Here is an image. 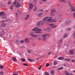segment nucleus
I'll return each instance as SVG.
<instances>
[{
  "label": "nucleus",
  "instance_id": "1",
  "mask_svg": "<svg viewBox=\"0 0 75 75\" xmlns=\"http://www.w3.org/2000/svg\"><path fill=\"white\" fill-rule=\"evenodd\" d=\"M22 0H15L13 4V5L15 7H16L17 8L20 7L21 6V5L19 3Z\"/></svg>",
  "mask_w": 75,
  "mask_h": 75
},
{
  "label": "nucleus",
  "instance_id": "2",
  "mask_svg": "<svg viewBox=\"0 0 75 75\" xmlns=\"http://www.w3.org/2000/svg\"><path fill=\"white\" fill-rule=\"evenodd\" d=\"M33 31H36V33H40L41 32V29L38 27H36L33 29Z\"/></svg>",
  "mask_w": 75,
  "mask_h": 75
},
{
  "label": "nucleus",
  "instance_id": "3",
  "mask_svg": "<svg viewBox=\"0 0 75 75\" xmlns=\"http://www.w3.org/2000/svg\"><path fill=\"white\" fill-rule=\"evenodd\" d=\"M56 18L58 19V18H59V21H62V16L61 15H59L57 17H56Z\"/></svg>",
  "mask_w": 75,
  "mask_h": 75
},
{
  "label": "nucleus",
  "instance_id": "4",
  "mask_svg": "<svg viewBox=\"0 0 75 75\" xmlns=\"http://www.w3.org/2000/svg\"><path fill=\"white\" fill-rule=\"evenodd\" d=\"M28 4L30 6L29 8V11H30V10H32L33 8V4L30 3H29Z\"/></svg>",
  "mask_w": 75,
  "mask_h": 75
},
{
  "label": "nucleus",
  "instance_id": "5",
  "mask_svg": "<svg viewBox=\"0 0 75 75\" xmlns=\"http://www.w3.org/2000/svg\"><path fill=\"white\" fill-rule=\"evenodd\" d=\"M74 50H75L74 49L71 50L69 51V54L71 55H74Z\"/></svg>",
  "mask_w": 75,
  "mask_h": 75
},
{
  "label": "nucleus",
  "instance_id": "6",
  "mask_svg": "<svg viewBox=\"0 0 75 75\" xmlns=\"http://www.w3.org/2000/svg\"><path fill=\"white\" fill-rule=\"evenodd\" d=\"M30 36H31V37H33V38H35V37H37L38 36V35H34V34L33 32H31L30 33Z\"/></svg>",
  "mask_w": 75,
  "mask_h": 75
},
{
  "label": "nucleus",
  "instance_id": "7",
  "mask_svg": "<svg viewBox=\"0 0 75 75\" xmlns=\"http://www.w3.org/2000/svg\"><path fill=\"white\" fill-rule=\"evenodd\" d=\"M42 21H39L37 23V25L38 26H40V25L42 24H44V23L43 22H42Z\"/></svg>",
  "mask_w": 75,
  "mask_h": 75
},
{
  "label": "nucleus",
  "instance_id": "8",
  "mask_svg": "<svg viewBox=\"0 0 75 75\" xmlns=\"http://www.w3.org/2000/svg\"><path fill=\"white\" fill-rule=\"evenodd\" d=\"M49 18V17H46L45 18H43L42 20V21L43 23H44V22L46 21H47V20H48V19Z\"/></svg>",
  "mask_w": 75,
  "mask_h": 75
},
{
  "label": "nucleus",
  "instance_id": "9",
  "mask_svg": "<svg viewBox=\"0 0 75 75\" xmlns=\"http://www.w3.org/2000/svg\"><path fill=\"white\" fill-rule=\"evenodd\" d=\"M56 12V9L55 8H53L51 11L50 13L51 14H53L55 13Z\"/></svg>",
  "mask_w": 75,
  "mask_h": 75
},
{
  "label": "nucleus",
  "instance_id": "10",
  "mask_svg": "<svg viewBox=\"0 0 75 75\" xmlns=\"http://www.w3.org/2000/svg\"><path fill=\"white\" fill-rule=\"evenodd\" d=\"M50 26H51V28H52L57 27V25H54V24L53 23L50 24Z\"/></svg>",
  "mask_w": 75,
  "mask_h": 75
},
{
  "label": "nucleus",
  "instance_id": "11",
  "mask_svg": "<svg viewBox=\"0 0 75 75\" xmlns=\"http://www.w3.org/2000/svg\"><path fill=\"white\" fill-rule=\"evenodd\" d=\"M50 37V35L49 34H45L41 36L42 37Z\"/></svg>",
  "mask_w": 75,
  "mask_h": 75
},
{
  "label": "nucleus",
  "instance_id": "12",
  "mask_svg": "<svg viewBox=\"0 0 75 75\" xmlns=\"http://www.w3.org/2000/svg\"><path fill=\"white\" fill-rule=\"evenodd\" d=\"M70 22H71V21H70V20L68 19H67L65 21V24L66 25H67V24H69V23H70Z\"/></svg>",
  "mask_w": 75,
  "mask_h": 75
},
{
  "label": "nucleus",
  "instance_id": "13",
  "mask_svg": "<svg viewBox=\"0 0 75 75\" xmlns=\"http://www.w3.org/2000/svg\"><path fill=\"white\" fill-rule=\"evenodd\" d=\"M45 30H46V31H47L49 32H50V31H51L52 29H51V28H45Z\"/></svg>",
  "mask_w": 75,
  "mask_h": 75
},
{
  "label": "nucleus",
  "instance_id": "14",
  "mask_svg": "<svg viewBox=\"0 0 75 75\" xmlns=\"http://www.w3.org/2000/svg\"><path fill=\"white\" fill-rule=\"evenodd\" d=\"M0 16H4V12H0Z\"/></svg>",
  "mask_w": 75,
  "mask_h": 75
},
{
  "label": "nucleus",
  "instance_id": "15",
  "mask_svg": "<svg viewBox=\"0 0 75 75\" xmlns=\"http://www.w3.org/2000/svg\"><path fill=\"white\" fill-rule=\"evenodd\" d=\"M38 17H42L43 16V14L42 13H39L38 14Z\"/></svg>",
  "mask_w": 75,
  "mask_h": 75
},
{
  "label": "nucleus",
  "instance_id": "16",
  "mask_svg": "<svg viewBox=\"0 0 75 75\" xmlns=\"http://www.w3.org/2000/svg\"><path fill=\"white\" fill-rule=\"evenodd\" d=\"M25 41L26 42H29L30 40L28 38H26L25 39Z\"/></svg>",
  "mask_w": 75,
  "mask_h": 75
},
{
  "label": "nucleus",
  "instance_id": "17",
  "mask_svg": "<svg viewBox=\"0 0 75 75\" xmlns=\"http://www.w3.org/2000/svg\"><path fill=\"white\" fill-rule=\"evenodd\" d=\"M57 59L59 60H64V57H60Z\"/></svg>",
  "mask_w": 75,
  "mask_h": 75
},
{
  "label": "nucleus",
  "instance_id": "18",
  "mask_svg": "<svg viewBox=\"0 0 75 75\" xmlns=\"http://www.w3.org/2000/svg\"><path fill=\"white\" fill-rule=\"evenodd\" d=\"M68 36V35L67 33H66L64 34L63 36V38H66L67 36Z\"/></svg>",
  "mask_w": 75,
  "mask_h": 75
},
{
  "label": "nucleus",
  "instance_id": "19",
  "mask_svg": "<svg viewBox=\"0 0 75 75\" xmlns=\"http://www.w3.org/2000/svg\"><path fill=\"white\" fill-rule=\"evenodd\" d=\"M12 60L13 61H17L16 58L14 57H12Z\"/></svg>",
  "mask_w": 75,
  "mask_h": 75
},
{
  "label": "nucleus",
  "instance_id": "20",
  "mask_svg": "<svg viewBox=\"0 0 75 75\" xmlns=\"http://www.w3.org/2000/svg\"><path fill=\"white\" fill-rule=\"evenodd\" d=\"M29 18V15H27L26 17L24 18V19L25 20H27Z\"/></svg>",
  "mask_w": 75,
  "mask_h": 75
},
{
  "label": "nucleus",
  "instance_id": "21",
  "mask_svg": "<svg viewBox=\"0 0 75 75\" xmlns=\"http://www.w3.org/2000/svg\"><path fill=\"white\" fill-rule=\"evenodd\" d=\"M50 73L51 75H54V71L53 70H51L50 71Z\"/></svg>",
  "mask_w": 75,
  "mask_h": 75
},
{
  "label": "nucleus",
  "instance_id": "22",
  "mask_svg": "<svg viewBox=\"0 0 75 75\" xmlns=\"http://www.w3.org/2000/svg\"><path fill=\"white\" fill-rule=\"evenodd\" d=\"M70 10L71 11H75V9H74V7H72L71 8Z\"/></svg>",
  "mask_w": 75,
  "mask_h": 75
},
{
  "label": "nucleus",
  "instance_id": "23",
  "mask_svg": "<svg viewBox=\"0 0 75 75\" xmlns=\"http://www.w3.org/2000/svg\"><path fill=\"white\" fill-rule=\"evenodd\" d=\"M6 23H3L2 25V27H6Z\"/></svg>",
  "mask_w": 75,
  "mask_h": 75
},
{
  "label": "nucleus",
  "instance_id": "24",
  "mask_svg": "<svg viewBox=\"0 0 75 75\" xmlns=\"http://www.w3.org/2000/svg\"><path fill=\"white\" fill-rule=\"evenodd\" d=\"M65 73L66 75H70V74H69V73L67 71H65Z\"/></svg>",
  "mask_w": 75,
  "mask_h": 75
},
{
  "label": "nucleus",
  "instance_id": "25",
  "mask_svg": "<svg viewBox=\"0 0 75 75\" xmlns=\"http://www.w3.org/2000/svg\"><path fill=\"white\" fill-rule=\"evenodd\" d=\"M2 33L3 34V35H4L6 34V32L4 31V30H3L2 31Z\"/></svg>",
  "mask_w": 75,
  "mask_h": 75
},
{
  "label": "nucleus",
  "instance_id": "26",
  "mask_svg": "<svg viewBox=\"0 0 75 75\" xmlns=\"http://www.w3.org/2000/svg\"><path fill=\"white\" fill-rule=\"evenodd\" d=\"M71 30V28H66V30L67 31H70V30Z\"/></svg>",
  "mask_w": 75,
  "mask_h": 75
},
{
  "label": "nucleus",
  "instance_id": "27",
  "mask_svg": "<svg viewBox=\"0 0 75 75\" xmlns=\"http://www.w3.org/2000/svg\"><path fill=\"white\" fill-rule=\"evenodd\" d=\"M27 59L30 62H33L32 60L30 58L28 59Z\"/></svg>",
  "mask_w": 75,
  "mask_h": 75
},
{
  "label": "nucleus",
  "instance_id": "28",
  "mask_svg": "<svg viewBox=\"0 0 75 75\" xmlns=\"http://www.w3.org/2000/svg\"><path fill=\"white\" fill-rule=\"evenodd\" d=\"M21 60L23 62H24L25 61V59L24 58H22V59H21Z\"/></svg>",
  "mask_w": 75,
  "mask_h": 75
},
{
  "label": "nucleus",
  "instance_id": "29",
  "mask_svg": "<svg viewBox=\"0 0 75 75\" xmlns=\"http://www.w3.org/2000/svg\"><path fill=\"white\" fill-rule=\"evenodd\" d=\"M73 36L74 37V40H75V32H74L73 33Z\"/></svg>",
  "mask_w": 75,
  "mask_h": 75
},
{
  "label": "nucleus",
  "instance_id": "30",
  "mask_svg": "<svg viewBox=\"0 0 75 75\" xmlns=\"http://www.w3.org/2000/svg\"><path fill=\"white\" fill-rule=\"evenodd\" d=\"M43 41H46V40H47V38L46 37H43Z\"/></svg>",
  "mask_w": 75,
  "mask_h": 75
},
{
  "label": "nucleus",
  "instance_id": "31",
  "mask_svg": "<svg viewBox=\"0 0 75 75\" xmlns=\"http://www.w3.org/2000/svg\"><path fill=\"white\" fill-rule=\"evenodd\" d=\"M53 64H54V65H57V62L56 61H54V62Z\"/></svg>",
  "mask_w": 75,
  "mask_h": 75
},
{
  "label": "nucleus",
  "instance_id": "32",
  "mask_svg": "<svg viewBox=\"0 0 75 75\" xmlns=\"http://www.w3.org/2000/svg\"><path fill=\"white\" fill-rule=\"evenodd\" d=\"M64 60H65V61H69L71 60V59H69L66 58Z\"/></svg>",
  "mask_w": 75,
  "mask_h": 75
},
{
  "label": "nucleus",
  "instance_id": "33",
  "mask_svg": "<svg viewBox=\"0 0 75 75\" xmlns=\"http://www.w3.org/2000/svg\"><path fill=\"white\" fill-rule=\"evenodd\" d=\"M51 20H52V18H50L48 19L47 21H48V22L50 21H51Z\"/></svg>",
  "mask_w": 75,
  "mask_h": 75
},
{
  "label": "nucleus",
  "instance_id": "34",
  "mask_svg": "<svg viewBox=\"0 0 75 75\" xmlns=\"http://www.w3.org/2000/svg\"><path fill=\"white\" fill-rule=\"evenodd\" d=\"M63 69V67H60L59 69H57V71H59V70H61V69Z\"/></svg>",
  "mask_w": 75,
  "mask_h": 75
},
{
  "label": "nucleus",
  "instance_id": "35",
  "mask_svg": "<svg viewBox=\"0 0 75 75\" xmlns=\"http://www.w3.org/2000/svg\"><path fill=\"white\" fill-rule=\"evenodd\" d=\"M0 75H3V71H1L0 72Z\"/></svg>",
  "mask_w": 75,
  "mask_h": 75
},
{
  "label": "nucleus",
  "instance_id": "36",
  "mask_svg": "<svg viewBox=\"0 0 75 75\" xmlns=\"http://www.w3.org/2000/svg\"><path fill=\"white\" fill-rule=\"evenodd\" d=\"M69 5H70V6H72V5L71 4V1H69Z\"/></svg>",
  "mask_w": 75,
  "mask_h": 75
},
{
  "label": "nucleus",
  "instance_id": "37",
  "mask_svg": "<svg viewBox=\"0 0 75 75\" xmlns=\"http://www.w3.org/2000/svg\"><path fill=\"white\" fill-rule=\"evenodd\" d=\"M37 10V7L36 6H35V8L33 9V11H35Z\"/></svg>",
  "mask_w": 75,
  "mask_h": 75
},
{
  "label": "nucleus",
  "instance_id": "38",
  "mask_svg": "<svg viewBox=\"0 0 75 75\" xmlns=\"http://www.w3.org/2000/svg\"><path fill=\"white\" fill-rule=\"evenodd\" d=\"M44 73L46 75H49V73L47 72H45Z\"/></svg>",
  "mask_w": 75,
  "mask_h": 75
},
{
  "label": "nucleus",
  "instance_id": "39",
  "mask_svg": "<svg viewBox=\"0 0 75 75\" xmlns=\"http://www.w3.org/2000/svg\"><path fill=\"white\" fill-rule=\"evenodd\" d=\"M23 65H24L25 66H28V64H26L25 63H23Z\"/></svg>",
  "mask_w": 75,
  "mask_h": 75
},
{
  "label": "nucleus",
  "instance_id": "40",
  "mask_svg": "<svg viewBox=\"0 0 75 75\" xmlns=\"http://www.w3.org/2000/svg\"><path fill=\"white\" fill-rule=\"evenodd\" d=\"M60 1H62V2H65V0H59Z\"/></svg>",
  "mask_w": 75,
  "mask_h": 75
},
{
  "label": "nucleus",
  "instance_id": "41",
  "mask_svg": "<svg viewBox=\"0 0 75 75\" xmlns=\"http://www.w3.org/2000/svg\"><path fill=\"white\" fill-rule=\"evenodd\" d=\"M10 9H11V10H13V6L12 5L10 7Z\"/></svg>",
  "mask_w": 75,
  "mask_h": 75
},
{
  "label": "nucleus",
  "instance_id": "42",
  "mask_svg": "<svg viewBox=\"0 0 75 75\" xmlns=\"http://www.w3.org/2000/svg\"><path fill=\"white\" fill-rule=\"evenodd\" d=\"M57 21V20L55 19H53L52 21V22H56Z\"/></svg>",
  "mask_w": 75,
  "mask_h": 75
},
{
  "label": "nucleus",
  "instance_id": "43",
  "mask_svg": "<svg viewBox=\"0 0 75 75\" xmlns=\"http://www.w3.org/2000/svg\"><path fill=\"white\" fill-rule=\"evenodd\" d=\"M71 62H75V60L74 59H72L71 60Z\"/></svg>",
  "mask_w": 75,
  "mask_h": 75
},
{
  "label": "nucleus",
  "instance_id": "44",
  "mask_svg": "<svg viewBox=\"0 0 75 75\" xmlns=\"http://www.w3.org/2000/svg\"><path fill=\"white\" fill-rule=\"evenodd\" d=\"M38 40L39 41H40L41 40V37H40L38 38Z\"/></svg>",
  "mask_w": 75,
  "mask_h": 75
},
{
  "label": "nucleus",
  "instance_id": "45",
  "mask_svg": "<svg viewBox=\"0 0 75 75\" xmlns=\"http://www.w3.org/2000/svg\"><path fill=\"white\" fill-rule=\"evenodd\" d=\"M49 65V64H48V63H47L46 65V67H48Z\"/></svg>",
  "mask_w": 75,
  "mask_h": 75
},
{
  "label": "nucleus",
  "instance_id": "46",
  "mask_svg": "<svg viewBox=\"0 0 75 75\" xmlns=\"http://www.w3.org/2000/svg\"><path fill=\"white\" fill-rule=\"evenodd\" d=\"M3 66L2 65H1L0 66V68H1V69H3Z\"/></svg>",
  "mask_w": 75,
  "mask_h": 75
},
{
  "label": "nucleus",
  "instance_id": "47",
  "mask_svg": "<svg viewBox=\"0 0 75 75\" xmlns=\"http://www.w3.org/2000/svg\"><path fill=\"white\" fill-rule=\"evenodd\" d=\"M32 44L33 46H34V45H35V42H33Z\"/></svg>",
  "mask_w": 75,
  "mask_h": 75
},
{
  "label": "nucleus",
  "instance_id": "48",
  "mask_svg": "<svg viewBox=\"0 0 75 75\" xmlns=\"http://www.w3.org/2000/svg\"><path fill=\"white\" fill-rule=\"evenodd\" d=\"M42 67V66H40L38 68L39 70H40L41 69V67Z\"/></svg>",
  "mask_w": 75,
  "mask_h": 75
},
{
  "label": "nucleus",
  "instance_id": "49",
  "mask_svg": "<svg viewBox=\"0 0 75 75\" xmlns=\"http://www.w3.org/2000/svg\"><path fill=\"white\" fill-rule=\"evenodd\" d=\"M16 43L17 44H19V41H18V40H17L16 41Z\"/></svg>",
  "mask_w": 75,
  "mask_h": 75
},
{
  "label": "nucleus",
  "instance_id": "50",
  "mask_svg": "<svg viewBox=\"0 0 75 75\" xmlns=\"http://www.w3.org/2000/svg\"><path fill=\"white\" fill-rule=\"evenodd\" d=\"M11 4V1H9L8 2V4Z\"/></svg>",
  "mask_w": 75,
  "mask_h": 75
},
{
  "label": "nucleus",
  "instance_id": "51",
  "mask_svg": "<svg viewBox=\"0 0 75 75\" xmlns=\"http://www.w3.org/2000/svg\"><path fill=\"white\" fill-rule=\"evenodd\" d=\"M20 42H21V43H23V42H24V41H23V40H21L20 41Z\"/></svg>",
  "mask_w": 75,
  "mask_h": 75
},
{
  "label": "nucleus",
  "instance_id": "52",
  "mask_svg": "<svg viewBox=\"0 0 75 75\" xmlns=\"http://www.w3.org/2000/svg\"><path fill=\"white\" fill-rule=\"evenodd\" d=\"M73 17L75 18V13H74Z\"/></svg>",
  "mask_w": 75,
  "mask_h": 75
},
{
  "label": "nucleus",
  "instance_id": "53",
  "mask_svg": "<svg viewBox=\"0 0 75 75\" xmlns=\"http://www.w3.org/2000/svg\"><path fill=\"white\" fill-rule=\"evenodd\" d=\"M28 53H31V52L30 51H29V50L28 51Z\"/></svg>",
  "mask_w": 75,
  "mask_h": 75
},
{
  "label": "nucleus",
  "instance_id": "54",
  "mask_svg": "<svg viewBox=\"0 0 75 75\" xmlns=\"http://www.w3.org/2000/svg\"><path fill=\"white\" fill-rule=\"evenodd\" d=\"M39 11H43V10L42 9H40L39 10Z\"/></svg>",
  "mask_w": 75,
  "mask_h": 75
},
{
  "label": "nucleus",
  "instance_id": "55",
  "mask_svg": "<svg viewBox=\"0 0 75 75\" xmlns=\"http://www.w3.org/2000/svg\"><path fill=\"white\" fill-rule=\"evenodd\" d=\"M42 1H47V0H42Z\"/></svg>",
  "mask_w": 75,
  "mask_h": 75
},
{
  "label": "nucleus",
  "instance_id": "56",
  "mask_svg": "<svg viewBox=\"0 0 75 75\" xmlns=\"http://www.w3.org/2000/svg\"><path fill=\"white\" fill-rule=\"evenodd\" d=\"M17 12H18V13H21V11H17Z\"/></svg>",
  "mask_w": 75,
  "mask_h": 75
},
{
  "label": "nucleus",
  "instance_id": "57",
  "mask_svg": "<svg viewBox=\"0 0 75 75\" xmlns=\"http://www.w3.org/2000/svg\"><path fill=\"white\" fill-rule=\"evenodd\" d=\"M62 42V40H60V42Z\"/></svg>",
  "mask_w": 75,
  "mask_h": 75
},
{
  "label": "nucleus",
  "instance_id": "58",
  "mask_svg": "<svg viewBox=\"0 0 75 75\" xmlns=\"http://www.w3.org/2000/svg\"><path fill=\"white\" fill-rule=\"evenodd\" d=\"M29 51L30 52H31L33 51V50H29Z\"/></svg>",
  "mask_w": 75,
  "mask_h": 75
},
{
  "label": "nucleus",
  "instance_id": "59",
  "mask_svg": "<svg viewBox=\"0 0 75 75\" xmlns=\"http://www.w3.org/2000/svg\"><path fill=\"white\" fill-rule=\"evenodd\" d=\"M51 52H48V54H49V55H50V54H51Z\"/></svg>",
  "mask_w": 75,
  "mask_h": 75
},
{
  "label": "nucleus",
  "instance_id": "60",
  "mask_svg": "<svg viewBox=\"0 0 75 75\" xmlns=\"http://www.w3.org/2000/svg\"><path fill=\"white\" fill-rule=\"evenodd\" d=\"M0 37H3V35H0Z\"/></svg>",
  "mask_w": 75,
  "mask_h": 75
},
{
  "label": "nucleus",
  "instance_id": "61",
  "mask_svg": "<svg viewBox=\"0 0 75 75\" xmlns=\"http://www.w3.org/2000/svg\"><path fill=\"white\" fill-rule=\"evenodd\" d=\"M74 75L73 74H72V73H70V75Z\"/></svg>",
  "mask_w": 75,
  "mask_h": 75
},
{
  "label": "nucleus",
  "instance_id": "62",
  "mask_svg": "<svg viewBox=\"0 0 75 75\" xmlns=\"http://www.w3.org/2000/svg\"><path fill=\"white\" fill-rule=\"evenodd\" d=\"M18 74H13V75H18Z\"/></svg>",
  "mask_w": 75,
  "mask_h": 75
},
{
  "label": "nucleus",
  "instance_id": "63",
  "mask_svg": "<svg viewBox=\"0 0 75 75\" xmlns=\"http://www.w3.org/2000/svg\"><path fill=\"white\" fill-rule=\"evenodd\" d=\"M73 28H75V26H73Z\"/></svg>",
  "mask_w": 75,
  "mask_h": 75
},
{
  "label": "nucleus",
  "instance_id": "64",
  "mask_svg": "<svg viewBox=\"0 0 75 75\" xmlns=\"http://www.w3.org/2000/svg\"><path fill=\"white\" fill-rule=\"evenodd\" d=\"M64 67H65L66 66V64H64Z\"/></svg>",
  "mask_w": 75,
  "mask_h": 75
}]
</instances>
